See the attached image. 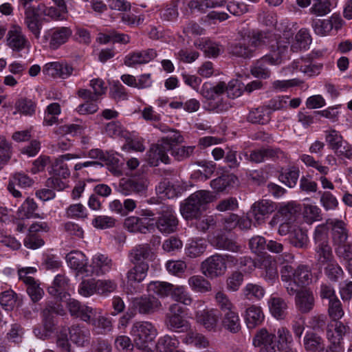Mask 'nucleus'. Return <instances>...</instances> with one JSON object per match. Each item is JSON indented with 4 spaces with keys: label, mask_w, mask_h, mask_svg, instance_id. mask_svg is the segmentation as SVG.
<instances>
[{
    "label": "nucleus",
    "mask_w": 352,
    "mask_h": 352,
    "mask_svg": "<svg viewBox=\"0 0 352 352\" xmlns=\"http://www.w3.org/2000/svg\"><path fill=\"white\" fill-rule=\"evenodd\" d=\"M36 7L41 15L50 16L53 19H60L62 15L67 12L65 1H54V5L48 7L43 3H39Z\"/></svg>",
    "instance_id": "29"
},
{
    "label": "nucleus",
    "mask_w": 352,
    "mask_h": 352,
    "mask_svg": "<svg viewBox=\"0 0 352 352\" xmlns=\"http://www.w3.org/2000/svg\"><path fill=\"white\" fill-rule=\"evenodd\" d=\"M333 6L331 1H314L309 12L316 16H323L331 11Z\"/></svg>",
    "instance_id": "63"
},
{
    "label": "nucleus",
    "mask_w": 352,
    "mask_h": 352,
    "mask_svg": "<svg viewBox=\"0 0 352 352\" xmlns=\"http://www.w3.org/2000/svg\"><path fill=\"white\" fill-rule=\"evenodd\" d=\"M296 305L301 313L309 312L314 306V297L309 290H301L296 296Z\"/></svg>",
    "instance_id": "32"
},
{
    "label": "nucleus",
    "mask_w": 352,
    "mask_h": 352,
    "mask_svg": "<svg viewBox=\"0 0 352 352\" xmlns=\"http://www.w3.org/2000/svg\"><path fill=\"white\" fill-rule=\"evenodd\" d=\"M311 43V37L308 30L300 29L295 36V42L291 45L292 52L306 49Z\"/></svg>",
    "instance_id": "47"
},
{
    "label": "nucleus",
    "mask_w": 352,
    "mask_h": 352,
    "mask_svg": "<svg viewBox=\"0 0 352 352\" xmlns=\"http://www.w3.org/2000/svg\"><path fill=\"white\" fill-rule=\"evenodd\" d=\"M224 5L231 14L236 16L242 15L248 11V6L243 1H188L187 3L191 13H204L209 8L222 7Z\"/></svg>",
    "instance_id": "5"
},
{
    "label": "nucleus",
    "mask_w": 352,
    "mask_h": 352,
    "mask_svg": "<svg viewBox=\"0 0 352 352\" xmlns=\"http://www.w3.org/2000/svg\"><path fill=\"white\" fill-rule=\"evenodd\" d=\"M214 195L208 190H197L190 195L180 205L182 216L186 220L197 219L201 214V208L214 200Z\"/></svg>",
    "instance_id": "3"
},
{
    "label": "nucleus",
    "mask_w": 352,
    "mask_h": 352,
    "mask_svg": "<svg viewBox=\"0 0 352 352\" xmlns=\"http://www.w3.org/2000/svg\"><path fill=\"white\" fill-rule=\"evenodd\" d=\"M237 262V258L230 254H214L201 263L200 269L205 277L213 279L226 274L228 264L236 265Z\"/></svg>",
    "instance_id": "2"
},
{
    "label": "nucleus",
    "mask_w": 352,
    "mask_h": 352,
    "mask_svg": "<svg viewBox=\"0 0 352 352\" xmlns=\"http://www.w3.org/2000/svg\"><path fill=\"white\" fill-rule=\"evenodd\" d=\"M167 150L161 143L153 145L148 151L147 160L151 166H156L160 162L168 164L170 159L167 155Z\"/></svg>",
    "instance_id": "27"
},
{
    "label": "nucleus",
    "mask_w": 352,
    "mask_h": 352,
    "mask_svg": "<svg viewBox=\"0 0 352 352\" xmlns=\"http://www.w3.org/2000/svg\"><path fill=\"white\" fill-rule=\"evenodd\" d=\"M67 329L69 331L70 340L74 344L80 346L89 344L91 334L88 328L83 325L76 324Z\"/></svg>",
    "instance_id": "25"
},
{
    "label": "nucleus",
    "mask_w": 352,
    "mask_h": 352,
    "mask_svg": "<svg viewBox=\"0 0 352 352\" xmlns=\"http://www.w3.org/2000/svg\"><path fill=\"white\" fill-rule=\"evenodd\" d=\"M299 168L297 167H289L284 173L280 174V180L290 188L294 187L299 177Z\"/></svg>",
    "instance_id": "57"
},
{
    "label": "nucleus",
    "mask_w": 352,
    "mask_h": 352,
    "mask_svg": "<svg viewBox=\"0 0 352 352\" xmlns=\"http://www.w3.org/2000/svg\"><path fill=\"white\" fill-rule=\"evenodd\" d=\"M130 334L135 346L141 350H146L157 334L154 325L148 321H138L133 324Z\"/></svg>",
    "instance_id": "6"
},
{
    "label": "nucleus",
    "mask_w": 352,
    "mask_h": 352,
    "mask_svg": "<svg viewBox=\"0 0 352 352\" xmlns=\"http://www.w3.org/2000/svg\"><path fill=\"white\" fill-rule=\"evenodd\" d=\"M157 55L156 50L151 48L135 51L129 53L124 57V63L128 67L146 64L154 59Z\"/></svg>",
    "instance_id": "21"
},
{
    "label": "nucleus",
    "mask_w": 352,
    "mask_h": 352,
    "mask_svg": "<svg viewBox=\"0 0 352 352\" xmlns=\"http://www.w3.org/2000/svg\"><path fill=\"white\" fill-rule=\"evenodd\" d=\"M153 252L149 244L142 243L135 245L129 253V260L132 263H147L153 257Z\"/></svg>",
    "instance_id": "26"
},
{
    "label": "nucleus",
    "mask_w": 352,
    "mask_h": 352,
    "mask_svg": "<svg viewBox=\"0 0 352 352\" xmlns=\"http://www.w3.org/2000/svg\"><path fill=\"white\" fill-rule=\"evenodd\" d=\"M261 268L264 270L262 276L266 282L272 285L278 279L276 262L270 256L265 257L261 262Z\"/></svg>",
    "instance_id": "30"
},
{
    "label": "nucleus",
    "mask_w": 352,
    "mask_h": 352,
    "mask_svg": "<svg viewBox=\"0 0 352 352\" xmlns=\"http://www.w3.org/2000/svg\"><path fill=\"white\" fill-rule=\"evenodd\" d=\"M171 298L176 302H181L185 305H190L192 298L184 286L174 285L170 294Z\"/></svg>",
    "instance_id": "51"
},
{
    "label": "nucleus",
    "mask_w": 352,
    "mask_h": 352,
    "mask_svg": "<svg viewBox=\"0 0 352 352\" xmlns=\"http://www.w3.org/2000/svg\"><path fill=\"white\" fill-rule=\"evenodd\" d=\"M304 346L309 352H326L322 338L314 333H307L304 338Z\"/></svg>",
    "instance_id": "38"
},
{
    "label": "nucleus",
    "mask_w": 352,
    "mask_h": 352,
    "mask_svg": "<svg viewBox=\"0 0 352 352\" xmlns=\"http://www.w3.org/2000/svg\"><path fill=\"white\" fill-rule=\"evenodd\" d=\"M323 265L324 274L330 281L336 283L344 277V272L335 259Z\"/></svg>",
    "instance_id": "43"
},
{
    "label": "nucleus",
    "mask_w": 352,
    "mask_h": 352,
    "mask_svg": "<svg viewBox=\"0 0 352 352\" xmlns=\"http://www.w3.org/2000/svg\"><path fill=\"white\" fill-rule=\"evenodd\" d=\"M274 338L273 333L268 332L265 329H262L255 335L253 344L259 348V352H276Z\"/></svg>",
    "instance_id": "22"
},
{
    "label": "nucleus",
    "mask_w": 352,
    "mask_h": 352,
    "mask_svg": "<svg viewBox=\"0 0 352 352\" xmlns=\"http://www.w3.org/2000/svg\"><path fill=\"white\" fill-rule=\"evenodd\" d=\"M148 182L144 179H125L120 181L118 190L123 195L127 196L132 193H142L146 190Z\"/></svg>",
    "instance_id": "17"
},
{
    "label": "nucleus",
    "mask_w": 352,
    "mask_h": 352,
    "mask_svg": "<svg viewBox=\"0 0 352 352\" xmlns=\"http://www.w3.org/2000/svg\"><path fill=\"white\" fill-rule=\"evenodd\" d=\"M206 247L207 244L204 239L192 241L186 248V254L190 258H196L206 251Z\"/></svg>",
    "instance_id": "55"
},
{
    "label": "nucleus",
    "mask_w": 352,
    "mask_h": 352,
    "mask_svg": "<svg viewBox=\"0 0 352 352\" xmlns=\"http://www.w3.org/2000/svg\"><path fill=\"white\" fill-rule=\"evenodd\" d=\"M328 233L329 228L324 224L318 226L314 232L315 258L320 265L335 259Z\"/></svg>",
    "instance_id": "4"
},
{
    "label": "nucleus",
    "mask_w": 352,
    "mask_h": 352,
    "mask_svg": "<svg viewBox=\"0 0 352 352\" xmlns=\"http://www.w3.org/2000/svg\"><path fill=\"white\" fill-rule=\"evenodd\" d=\"M67 261L69 266L81 274L86 275L87 258L81 252H72L67 255Z\"/></svg>",
    "instance_id": "33"
},
{
    "label": "nucleus",
    "mask_w": 352,
    "mask_h": 352,
    "mask_svg": "<svg viewBox=\"0 0 352 352\" xmlns=\"http://www.w3.org/2000/svg\"><path fill=\"white\" fill-rule=\"evenodd\" d=\"M275 210L276 206L272 201L261 199L252 205L250 212L256 222L261 224Z\"/></svg>",
    "instance_id": "16"
},
{
    "label": "nucleus",
    "mask_w": 352,
    "mask_h": 352,
    "mask_svg": "<svg viewBox=\"0 0 352 352\" xmlns=\"http://www.w3.org/2000/svg\"><path fill=\"white\" fill-rule=\"evenodd\" d=\"M179 344L175 336L166 335L159 338L156 348L159 352H174Z\"/></svg>",
    "instance_id": "49"
},
{
    "label": "nucleus",
    "mask_w": 352,
    "mask_h": 352,
    "mask_svg": "<svg viewBox=\"0 0 352 352\" xmlns=\"http://www.w3.org/2000/svg\"><path fill=\"white\" fill-rule=\"evenodd\" d=\"M72 31L69 28L62 27L55 29L51 36L50 47L56 50L66 43L71 36Z\"/></svg>",
    "instance_id": "35"
},
{
    "label": "nucleus",
    "mask_w": 352,
    "mask_h": 352,
    "mask_svg": "<svg viewBox=\"0 0 352 352\" xmlns=\"http://www.w3.org/2000/svg\"><path fill=\"white\" fill-rule=\"evenodd\" d=\"M206 278L201 275H193L188 279V285L197 292H210L212 291V285Z\"/></svg>",
    "instance_id": "42"
},
{
    "label": "nucleus",
    "mask_w": 352,
    "mask_h": 352,
    "mask_svg": "<svg viewBox=\"0 0 352 352\" xmlns=\"http://www.w3.org/2000/svg\"><path fill=\"white\" fill-rule=\"evenodd\" d=\"M68 281L69 280L63 275H56L52 285L47 289L49 294L60 299L65 297L66 295L65 290L68 286Z\"/></svg>",
    "instance_id": "36"
},
{
    "label": "nucleus",
    "mask_w": 352,
    "mask_h": 352,
    "mask_svg": "<svg viewBox=\"0 0 352 352\" xmlns=\"http://www.w3.org/2000/svg\"><path fill=\"white\" fill-rule=\"evenodd\" d=\"M303 216L305 221L311 223L314 221L322 220L321 210L317 206L311 204H307L304 206Z\"/></svg>",
    "instance_id": "64"
},
{
    "label": "nucleus",
    "mask_w": 352,
    "mask_h": 352,
    "mask_svg": "<svg viewBox=\"0 0 352 352\" xmlns=\"http://www.w3.org/2000/svg\"><path fill=\"white\" fill-rule=\"evenodd\" d=\"M292 67L293 69H299L309 76L318 74L321 68V66L313 64L309 58H302L294 60Z\"/></svg>",
    "instance_id": "39"
},
{
    "label": "nucleus",
    "mask_w": 352,
    "mask_h": 352,
    "mask_svg": "<svg viewBox=\"0 0 352 352\" xmlns=\"http://www.w3.org/2000/svg\"><path fill=\"white\" fill-rule=\"evenodd\" d=\"M331 230V238L333 245H341L346 242L349 237L348 230L344 221L329 219L324 223Z\"/></svg>",
    "instance_id": "20"
},
{
    "label": "nucleus",
    "mask_w": 352,
    "mask_h": 352,
    "mask_svg": "<svg viewBox=\"0 0 352 352\" xmlns=\"http://www.w3.org/2000/svg\"><path fill=\"white\" fill-rule=\"evenodd\" d=\"M292 276L300 283L302 287L309 285L311 282L312 273L308 265H300L296 270L292 267Z\"/></svg>",
    "instance_id": "46"
},
{
    "label": "nucleus",
    "mask_w": 352,
    "mask_h": 352,
    "mask_svg": "<svg viewBox=\"0 0 352 352\" xmlns=\"http://www.w3.org/2000/svg\"><path fill=\"white\" fill-rule=\"evenodd\" d=\"M253 124H265L270 120V112H267L264 106L251 110L247 118Z\"/></svg>",
    "instance_id": "48"
},
{
    "label": "nucleus",
    "mask_w": 352,
    "mask_h": 352,
    "mask_svg": "<svg viewBox=\"0 0 352 352\" xmlns=\"http://www.w3.org/2000/svg\"><path fill=\"white\" fill-rule=\"evenodd\" d=\"M133 307L138 310L139 314L151 315L158 311L162 307L160 300L153 295H142L132 298Z\"/></svg>",
    "instance_id": "12"
},
{
    "label": "nucleus",
    "mask_w": 352,
    "mask_h": 352,
    "mask_svg": "<svg viewBox=\"0 0 352 352\" xmlns=\"http://www.w3.org/2000/svg\"><path fill=\"white\" fill-rule=\"evenodd\" d=\"M350 333V327L340 320L331 321L327 327V338L330 346L326 352H340L344 337Z\"/></svg>",
    "instance_id": "9"
},
{
    "label": "nucleus",
    "mask_w": 352,
    "mask_h": 352,
    "mask_svg": "<svg viewBox=\"0 0 352 352\" xmlns=\"http://www.w3.org/2000/svg\"><path fill=\"white\" fill-rule=\"evenodd\" d=\"M288 51V42L276 41L270 47V52L263 56L267 63L272 65H280L286 57Z\"/></svg>",
    "instance_id": "19"
},
{
    "label": "nucleus",
    "mask_w": 352,
    "mask_h": 352,
    "mask_svg": "<svg viewBox=\"0 0 352 352\" xmlns=\"http://www.w3.org/2000/svg\"><path fill=\"white\" fill-rule=\"evenodd\" d=\"M268 64L267 60L263 56L257 60L254 66L251 67V74L256 78L266 79L270 76V71L265 67Z\"/></svg>",
    "instance_id": "59"
},
{
    "label": "nucleus",
    "mask_w": 352,
    "mask_h": 352,
    "mask_svg": "<svg viewBox=\"0 0 352 352\" xmlns=\"http://www.w3.org/2000/svg\"><path fill=\"white\" fill-rule=\"evenodd\" d=\"M308 241L307 232L302 228H294L289 233V242L296 248L306 249L308 246Z\"/></svg>",
    "instance_id": "44"
},
{
    "label": "nucleus",
    "mask_w": 352,
    "mask_h": 352,
    "mask_svg": "<svg viewBox=\"0 0 352 352\" xmlns=\"http://www.w3.org/2000/svg\"><path fill=\"white\" fill-rule=\"evenodd\" d=\"M244 297L249 300H260L265 294V289L260 285L254 283H248L242 289Z\"/></svg>",
    "instance_id": "45"
},
{
    "label": "nucleus",
    "mask_w": 352,
    "mask_h": 352,
    "mask_svg": "<svg viewBox=\"0 0 352 352\" xmlns=\"http://www.w3.org/2000/svg\"><path fill=\"white\" fill-rule=\"evenodd\" d=\"M87 323L91 324L100 333L109 332L112 328L111 321L103 316H99L97 318L93 316L91 322Z\"/></svg>",
    "instance_id": "61"
},
{
    "label": "nucleus",
    "mask_w": 352,
    "mask_h": 352,
    "mask_svg": "<svg viewBox=\"0 0 352 352\" xmlns=\"http://www.w3.org/2000/svg\"><path fill=\"white\" fill-rule=\"evenodd\" d=\"M33 184V179L27 175L23 173H16L10 179L7 188L13 197L18 198L21 197L22 195L21 192L16 188V185H18L21 188H25L32 186Z\"/></svg>",
    "instance_id": "23"
},
{
    "label": "nucleus",
    "mask_w": 352,
    "mask_h": 352,
    "mask_svg": "<svg viewBox=\"0 0 352 352\" xmlns=\"http://www.w3.org/2000/svg\"><path fill=\"white\" fill-rule=\"evenodd\" d=\"M195 219L196 228L203 232L214 229L217 225V217L214 215L205 214Z\"/></svg>",
    "instance_id": "54"
},
{
    "label": "nucleus",
    "mask_w": 352,
    "mask_h": 352,
    "mask_svg": "<svg viewBox=\"0 0 352 352\" xmlns=\"http://www.w3.org/2000/svg\"><path fill=\"white\" fill-rule=\"evenodd\" d=\"M157 214L155 226L160 233L169 234L177 230L179 221L172 206L161 204Z\"/></svg>",
    "instance_id": "7"
},
{
    "label": "nucleus",
    "mask_w": 352,
    "mask_h": 352,
    "mask_svg": "<svg viewBox=\"0 0 352 352\" xmlns=\"http://www.w3.org/2000/svg\"><path fill=\"white\" fill-rule=\"evenodd\" d=\"M74 71L75 68L72 64L66 60L47 63L43 68V73L45 75L63 80L69 78Z\"/></svg>",
    "instance_id": "11"
},
{
    "label": "nucleus",
    "mask_w": 352,
    "mask_h": 352,
    "mask_svg": "<svg viewBox=\"0 0 352 352\" xmlns=\"http://www.w3.org/2000/svg\"><path fill=\"white\" fill-rule=\"evenodd\" d=\"M79 157V155L71 153L60 155L59 157L56 158L52 164V168L53 173L55 175L61 177L64 179L69 177L70 175V170L67 164L65 163V161Z\"/></svg>",
    "instance_id": "28"
},
{
    "label": "nucleus",
    "mask_w": 352,
    "mask_h": 352,
    "mask_svg": "<svg viewBox=\"0 0 352 352\" xmlns=\"http://www.w3.org/2000/svg\"><path fill=\"white\" fill-rule=\"evenodd\" d=\"M240 36L239 41L231 44L228 50L232 56L243 59L253 57L256 50L265 45L268 38L266 32L255 30H243Z\"/></svg>",
    "instance_id": "1"
},
{
    "label": "nucleus",
    "mask_w": 352,
    "mask_h": 352,
    "mask_svg": "<svg viewBox=\"0 0 352 352\" xmlns=\"http://www.w3.org/2000/svg\"><path fill=\"white\" fill-rule=\"evenodd\" d=\"M215 301L222 314L235 309L234 304L229 297L223 292H218L215 294Z\"/></svg>",
    "instance_id": "62"
},
{
    "label": "nucleus",
    "mask_w": 352,
    "mask_h": 352,
    "mask_svg": "<svg viewBox=\"0 0 352 352\" xmlns=\"http://www.w3.org/2000/svg\"><path fill=\"white\" fill-rule=\"evenodd\" d=\"M172 287L173 284L161 281H151L147 285L148 292H153L162 298L167 297L170 294Z\"/></svg>",
    "instance_id": "52"
},
{
    "label": "nucleus",
    "mask_w": 352,
    "mask_h": 352,
    "mask_svg": "<svg viewBox=\"0 0 352 352\" xmlns=\"http://www.w3.org/2000/svg\"><path fill=\"white\" fill-rule=\"evenodd\" d=\"M311 27L315 34L320 36L328 35L332 30V25L327 19H313Z\"/></svg>",
    "instance_id": "60"
},
{
    "label": "nucleus",
    "mask_w": 352,
    "mask_h": 352,
    "mask_svg": "<svg viewBox=\"0 0 352 352\" xmlns=\"http://www.w3.org/2000/svg\"><path fill=\"white\" fill-rule=\"evenodd\" d=\"M183 342L187 344H193L199 349H205L210 345V342L205 336L192 329L190 327L186 331V334L183 338Z\"/></svg>",
    "instance_id": "34"
},
{
    "label": "nucleus",
    "mask_w": 352,
    "mask_h": 352,
    "mask_svg": "<svg viewBox=\"0 0 352 352\" xmlns=\"http://www.w3.org/2000/svg\"><path fill=\"white\" fill-rule=\"evenodd\" d=\"M222 326L231 333H236L241 329L240 319L236 310L223 314Z\"/></svg>",
    "instance_id": "40"
},
{
    "label": "nucleus",
    "mask_w": 352,
    "mask_h": 352,
    "mask_svg": "<svg viewBox=\"0 0 352 352\" xmlns=\"http://www.w3.org/2000/svg\"><path fill=\"white\" fill-rule=\"evenodd\" d=\"M280 278L289 295L293 296L296 294L297 296V293L301 291L300 287H302V285L297 283L294 276H292L291 265H285L282 267L280 270Z\"/></svg>",
    "instance_id": "24"
},
{
    "label": "nucleus",
    "mask_w": 352,
    "mask_h": 352,
    "mask_svg": "<svg viewBox=\"0 0 352 352\" xmlns=\"http://www.w3.org/2000/svg\"><path fill=\"white\" fill-rule=\"evenodd\" d=\"M214 245L221 250L230 251L232 252H241V246L236 242L223 235H219L214 241Z\"/></svg>",
    "instance_id": "50"
},
{
    "label": "nucleus",
    "mask_w": 352,
    "mask_h": 352,
    "mask_svg": "<svg viewBox=\"0 0 352 352\" xmlns=\"http://www.w3.org/2000/svg\"><path fill=\"white\" fill-rule=\"evenodd\" d=\"M269 308L271 314L277 319H283L286 315L287 304L284 299L271 296L269 300Z\"/></svg>",
    "instance_id": "41"
},
{
    "label": "nucleus",
    "mask_w": 352,
    "mask_h": 352,
    "mask_svg": "<svg viewBox=\"0 0 352 352\" xmlns=\"http://www.w3.org/2000/svg\"><path fill=\"white\" fill-rule=\"evenodd\" d=\"M31 1H24L23 7L25 9V23L27 28L36 38L40 37L42 28V21L40 19L41 14L35 6L31 5Z\"/></svg>",
    "instance_id": "13"
},
{
    "label": "nucleus",
    "mask_w": 352,
    "mask_h": 352,
    "mask_svg": "<svg viewBox=\"0 0 352 352\" xmlns=\"http://www.w3.org/2000/svg\"><path fill=\"white\" fill-rule=\"evenodd\" d=\"M134 266L131 268L127 274L126 278L128 285L126 292L130 294H135L142 292L143 288L140 285H133V283L142 282L147 276L149 269L148 263H133Z\"/></svg>",
    "instance_id": "10"
},
{
    "label": "nucleus",
    "mask_w": 352,
    "mask_h": 352,
    "mask_svg": "<svg viewBox=\"0 0 352 352\" xmlns=\"http://www.w3.org/2000/svg\"><path fill=\"white\" fill-rule=\"evenodd\" d=\"M8 45L14 51H21L30 47V42L18 25H13L8 32Z\"/></svg>",
    "instance_id": "18"
},
{
    "label": "nucleus",
    "mask_w": 352,
    "mask_h": 352,
    "mask_svg": "<svg viewBox=\"0 0 352 352\" xmlns=\"http://www.w3.org/2000/svg\"><path fill=\"white\" fill-rule=\"evenodd\" d=\"M38 206L32 198H27L17 210V215L21 219L40 218V215L36 212Z\"/></svg>",
    "instance_id": "37"
},
{
    "label": "nucleus",
    "mask_w": 352,
    "mask_h": 352,
    "mask_svg": "<svg viewBox=\"0 0 352 352\" xmlns=\"http://www.w3.org/2000/svg\"><path fill=\"white\" fill-rule=\"evenodd\" d=\"M66 307L72 317L80 318L85 322H91V318L96 316V311L92 307L74 298H69Z\"/></svg>",
    "instance_id": "14"
},
{
    "label": "nucleus",
    "mask_w": 352,
    "mask_h": 352,
    "mask_svg": "<svg viewBox=\"0 0 352 352\" xmlns=\"http://www.w3.org/2000/svg\"><path fill=\"white\" fill-rule=\"evenodd\" d=\"M184 308L177 303L169 306L168 312L165 315L164 324L172 331L184 332L188 331L190 323L184 317Z\"/></svg>",
    "instance_id": "8"
},
{
    "label": "nucleus",
    "mask_w": 352,
    "mask_h": 352,
    "mask_svg": "<svg viewBox=\"0 0 352 352\" xmlns=\"http://www.w3.org/2000/svg\"><path fill=\"white\" fill-rule=\"evenodd\" d=\"M245 320L249 329H254L264 320V314L259 306L252 305L245 310Z\"/></svg>",
    "instance_id": "31"
},
{
    "label": "nucleus",
    "mask_w": 352,
    "mask_h": 352,
    "mask_svg": "<svg viewBox=\"0 0 352 352\" xmlns=\"http://www.w3.org/2000/svg\"><path fill=\"white\" fill-rule=\"evenodd\" d=\"M87 156L91 159L100 160L105 162L107 165L115 164L118 163V160L107 152H104L99 148H93L89 151Z\"/></svg>",
    "instance_id": "58"
},
{
    "label": "nucleus",
    "mask_w": 352,
    "mask_h": 352,
    "mask_svg": "<svg viewBox=\"0 0 352 352\" xmlns=\"http://www.w3.org/2000/svg\"><path fill=\"white\" fill-rule=\"evenodd\" d=\"M112 266L111 258L105 254L98 253L93 256L91 263L87 267L86 276L103 275L109 272Z\"/></svg>",
    "instance_id": "15"
},
{
    "label": "nucleus",
    "mask_w": 352,
    "mask_h": 352,
    "mask_svg": "<svg viewBox=\"0 0 352 352\" xmlns=\"http://www.w3.org/2000/svg\"><path fill=\"white\" fill-rule=\"evenodd\" d=\"M218 318L216 310H204L199 316V321L206 329L212 330L217 326Z\"/></svg>",
    "instance_id": "53"
},
{
    "label": "nucleus",
    "mask_w": 352,
    "mask_h": 352,
    "mask_svg": "<svg viewBox=\"0 0 352 352\" xmlns=\"http://www.w3.org/2000/svg\"><path fill=\"white\" fill-rule=\"evenodd\" d=\"M183 142L184 138L177 131H170L166 136L162 138L160 140V143L162 146L168 151Z\"/></svg>",
    "instance_id": "56"
}]
</instances>
